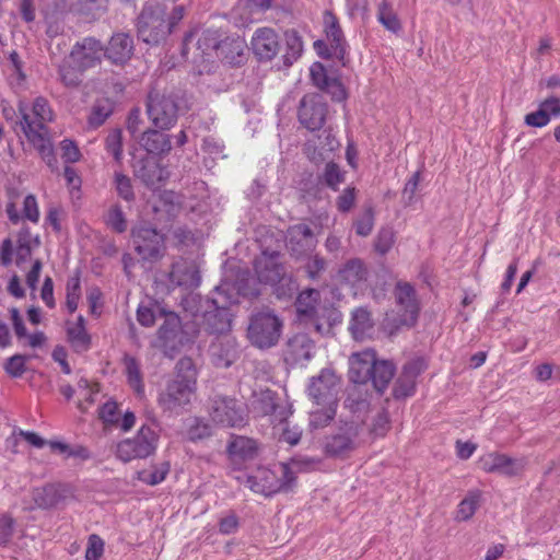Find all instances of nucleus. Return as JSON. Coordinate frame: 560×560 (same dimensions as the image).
Segmentation results:
<instances>
[{
    "label": "nucleus",
    "instance_id": "a211bd4d",
    "mask_svg": "<svg viewBox=\"0 0 560 560\" xmlns=\"http://www.w3.org/2000/svg\"><path fill=\"white\" fill-rule=\"evenodd\" d=\"M135 248L144 260H154L160 257L163 246V236L153 228L140 226L132 231Z\"/></svg>",
    "mask_w": 560,
    "mask_h": 560
},
{
    "label": "nucleus",
    "instance_id": "9b49d317",
    "mask_svg": "<svg viewBox=\"0 0 560 560\" xmlns=\"http://www.w3.org/2000/svg\"><path fill=\"white\" fill-rule=\"evenodd\" d=\"M327 114L328 105L320 94H305L299 103V122L310 131L320 130L326 122Z\"/></svg>",
    "mask_w": 560,
    "mask_h": 560
},
{
    "label": "nucleus",
    "instance_id": "0e129e2a",
    "mask_svg": "<svg viewBox=\"0 0 560 560\" xmlns=\"http://www.w3.org/2000/svg\"><path fill=\"white\" fill-rule=\"evenodd\" d=\"M355 201V188L347 187L337 198V208L340 212H349Z\"/></svg>",
    "mask_w": 560,
    "mask_h": 560
},
{
    "label": "nucleus",
    "instance_id": "f8f14e48",
    "mask_svg": "<svg viewBox=\"0 0 560 560\" xmlns=\"http://www.w3.org/2000/svg\"><path fill=\"white\" fill-rule=\"evenodd\" d=\"M395 299L398 312L396 327H412L420 313V305L417 300L415 288L408 282H397L395 287Z\"/></svg>",
    "mask_w": 560,
    "mask_h": 560
},
{
    "label": "nucleus",
    "instance_id": "052dcab7",
    "mask_svg": "<svg viewBox=\"0 0 560 560\" xmlns=\"http://www.w3.org/2000/svg\"><path fill=\"white\" fill-rule=\"evenodd\" d=\"M281 423H283V428L279 440L290 445H296L301 440L302 429L298 425H291L287 419Z\"/></svg>",
    "mask_w": 560,
    "mask_h": 560
},
{
    "label": "nucleus",
    "instance_id": "680f3d73",
    "mask_svg": "<svg viewBox=\"0 0 560 560\" xmlns=\"http://www.w3.org/2000/svg\"><path fill=\"white\" fill-rule=\"evenodd\" d=\"M104 551V541L98 535H91L85 550L86 560H98Z\"/></svg>",
    "mask_w": 560,
    "mask_h": 560
},
{
    "label": "nucleus",
    "instance_id": "37998d69",
    "mask_svg": "<svg viewBox=\"0 0 560 560\" xmlns=\"http://www.w3.org/2000/svg\"><path fill=\"white\" fill-rule=\"evenodd\" d=\"M105 149L113 155L116 162L122 160V131L121 129L112 130L105 139Z\"/></svg>",
    "mask_w": 560,
    "mask_h": 560
},
{
    "label": "nucleus",
    "instance_id": "79ce46f5",
    "mask_svg": "<svg viewBox=\"0 0 560 560\" xmlns=\"http://www.w3.org/2000/svg\"><path fill=\"white\" fill-rule=\"evenodd\" d=\"M260 411L264 416L273 417V421L278 420L282 422L285 420L287 411L282 410L278 413V405L275 401L273 395L270 390L261 394V398L259 399Z\"/></svg>",
    "mask_w": 560,
    "mask_h": 560
},
{
    "label": "nucleus",
    "instance_id": "4be33fe9",
    "mask_svg": "<svg viewBox=\"0 0 560 560\" xmlns=\"http://www.w3.org/2000/svg\"><path fill=\"white\" fill-rule=\"evenodd\" d=\"M316 242L313 230L305 223H299L288 229L287 247L296 257L313 249Z\"/></svg>",
    "mask_w": 560,
    "mask_h": 560
},
{
    "label": "nucleus",
    "instance_id": "c756f323",
    "mask_svg": "<svg viewBox=\"0 0 560 560\" xmlns=\"http://www.w3.org/2000/svg\"><path fill=\"white\" fill-rule=\"evenodd\" d=\"M65 489L58 485H46L36 488L33 492V499L40 509H49L61 502L65 495Z\"/></svg>",
    "mask_w": 560,
    "mask_h": 560
},
{
    "label": "nucleus",
    "instance_id": "de8ad7c7",
    "mask_svg": "<svg viewBox=\"0 0 560 560\" xmlns=\"http://www.w3.org/2000/svg\"><path fill=\"white\" fill-rule=\"evenodd\" d=\"M28 357L23 354H14L8 358L3 363V369L5 373L13 377H21L26 371V361Z\"/></svg>",
    "mask_w": 560,
    "mask_h": 560
},
{
    "label": "nucleus",
    "instance_id": "412c9836",
    "mask_svg": "<svg viewBox=\"0 0 560 560\" xmlns=\"http://www.w3.org/2000/svg\"><path fill=\"white\" fill-rule=\"evenodd\" d=\"M168 281L173 288H196L200 283L199 270L194 261L179 258L172 264Z\"/></svg>",
    "mask_w": 560,
    "mask_h": 560
},
{
    "label": "nucleus",
    "instance_id": "a18cd8bd",
    "mask_svg": "<svg viewBox=\"0 0 560 560\" xmlns=\"http://www.w3.org/2000/svg\"><path fill=\"white\" fill-rule=\"evenodd\" d=\"M375 223V214L372 207L364 209L363 213L355 220L354 230L357 235L365 237L371 234Z\"/></svg>",
    "mask_w": 560,
    "mask_h": 560
},
{
    "label": "nucleus",
    "instance_id": "c9c22d12",
    "mask_svg": "<svg viewBox=\"0 0 560 560\" xmlns=\"http://www.w3.org/2000/svg\"><path fill=\"white\" fill-rule=\"evenodd\" d=\"M84 72V69L79 68L75 62L71 61V57L65 59L59 66V77L66 86H78L82 81Z\"/></svg>",
    "mask_w": 560,
    "mask_h": 560
},
{
    "label": "nucleus",
    "instance_id": "aec40b11",
    "mask_svg": "<svg viewBox=\"0 0 560 560\" xmlns=\"http://www.w3.org/2000/svg\"><path fill=\"white\" fill-rule=\"evenodd\" d=\"M480 468L486 472H495L504 476H516L524 468L523 459L506 454L491 452L479 459Z\"/></svg>",
    "mask_w": 560,
    "mask_h": 560
},
{
    "label": "nucleus",
    "instance_id": "ddd939ff",
    "mask_svg": "<svg viewBox=\"0 0 560 560\" xmlns=\"http://www.w3.org/2000/svg\"><path fill=\"white\" fill-rule=\"evenodd\" d=\"M319 292L315 289H308L299 294L295 302L298 317L301 322L311 324L322 336H326L331 330L330 322H322L318 314Z\"/></svg>",
    "mask_w": 560,
    "mask_h": 560
},
{
    "label": "nucleus",
    "instance_id": "9d476101",
    "mask_svg": "<svg viewBox=\"0 0 560 560\" xmlns=\"http://www.w3.org/2000/svg\"><path fill=\"white\" fill-rule=\"evenodd\" d=\"M147 112L152 124L161 129H171L177 121L178 104L172 94L150 92L147 103Z\"/></svg>",
    "mask_w": 560,
    "mask_h": 560
},
{
    "label": "nucleus",
    "instance_id": "338daca9",
    "mask_svg": "<svg viewBox=\"0 0 560 560\" xmlns=\"http://www.w3.org/2000/svg\"><path fill=\"white\" fill-rule=\"evenodd\" d=\"M425 361L421 358H416L407 362L402 368V374L409 378L417 380V377L425 370Z\"/></svg>",
    "mask_w": 560,
    "mask_h": 560
},
{
    "label": "nucleus",
    "instance_id": "ea45409f",
    "mask_svg": "<svg viewBox=\"0 0 560 560\" xmlns=\"http://www.w3.org/2000/svg\"><path fill=\"white\" fill-rule=\"evenodd\" d=\"M215 314L206 312L205 318L211 332L221 334L230 328L229 312L228 308L219 306H215Z\"/></svg>",
    "mask_w": 560,
    "mask_h": 560
},
{
    "label": "nucleus",
    "instance_id": "dca6fc26",
    "mask_svg": "<svg viewBox=\"0 0 560 560\" xmlns=\"http://www.w3.org/2000/svg\"><path fill=\"white\" fill-rule=\"evenodd\" d=\"M104 52V47L98 39L84 37L73 45L69 57H71V61L75 62L79 68L86 71L101 63Z\"/></svg>",
    "mask_w": 560,
    "mask_h": 560
},
{
    "label": "nucleus",
    "instance_id": "4c0bfd02",
    "mask_svg": "<svg viewBox=\"0 0 560 560\" xmlns=\"http://www.w3.org/2000/svg\"><path fill=\"white\" fill-rule=\"evenodd\" d=\"M480 497V491H469L457 506L456 520L462 522L470 520L479 506Z\"/></svg>",
    "mask_w": 560,
    "mask_h": 560
},
{
    "label": "nucleus",
    "instance_id": "603ef678",
    "mask_svg": "<svg viewBox=\"0 0 560 560\" xmlns=\"http://www.w3.org/2000/svg\"><path fill=\"white\" fill-rule=\"evenodd\" d=\"M416 390V380L409 378L401 373L400 377L396 381L393 395L397 399L412 396Z\"/></svg>",
    "mask_w": 560,
    "mask_h": 560
},
{
    "label": "nucleus",
    "instance_id": "3c124183",
    "mask_svg": "<svg viewBox=\"0 0 560 560\" xmlns=\"http://www.w3.org/2000/svg\"><path fill=\"white\" fill-rule=\"evenodd\" d=\"M325 184L332 190H338V186L345 180V174L341 172L338 164L329 162L324 171Z\"/></svg>",
    "mask_w": 560,
    "mask_h": 560
},
{
    "label": "nucleus",
    "instance_id": "a19ab883",
    "mask_svg": "<svg viewBox=\"0 0 560 560\" xmlns=\"http://www.w3.org/2000/svg\"><path fill=\"white\" fill-rule=\"evenodd\" d=\"M81 296V281L80 272L77 271L74 276L70 277L66 284V305L69 313H74L78 308L79 300Z\"/></svg>",
    "mask_w": 560,
    "mask_h": 560
},
{
    "label": "nucleus",
    "instance_id": "0eeeda50",
    "mask_svg": "<svg viewBox=\"0 0 560 560\" xmlns=\"http://www.w3.org/2000/svg\"><path fill=\"white\" fill-rule=\"evenodd\" d=\"M159 440L160 435L154 429L142 424L135 436L125 439L116 445V457L124 463L148 458L155 453Z\"/></svg>",
    "mask_w": 560,
    "mask_h": 560
},
{
    "label": "nucleus",
    "instance_id": "8fccbe9b",
    "mask_svg": "<svg viewBox=\"0 0 560 560\" xmlns=\"http://www.w3.org/2000/svg\"><path fill=\"white\" fill-rule=\"evenodd\" d=\"M390 428L388 412L384 409L380 410L373 418L370 434L373 438H383Z\"/></svg>",
    "mask_w": 560,
    "mask_h": 560
},
{
    "label": "nucleus",
    "instance_id": "7c9ffc66",
    "mask_svg": "<svg viewBox=\"0 0 560 560\" xmlns=\"http://www.w3.org/2000/svg\"><path fill=\"white\" fill-rule=\"evenodd\" d=\"M141 147L151 154H162L171 150L170 136L149 129L140 138Z\"/></svg>",
    "mask_w": 560,
    "mask_h": 560
},
{
    "label": "nucleus",
    "instance_id": "58836bf2",
    "mask_svg": "<svg viewBox=\"0 0 560 560\" xmlns=\"http://www.w3.org/2000/svg\"><path fill=\"white\" fill-rule=\"evenodd\" d=\"M68 341L77 353H83L91 348V336L86 329L77 328L71 325L67 327Z\"/></svg>",
    "mask_w": 560,
    "mask_h": 560
},
{
    "label": "nucleus",
    "instance_id": "b1692460",
    "mask_svg": "<svg viewBox=\"0 0 560 560\" xmlns=\"http://www.w3.org/2000/svg\"><path fill=\"white\" fill-rule=\"evenodd\" d=\"M133 39L128 33H115L110 37L104 56L115 65L126 63L133 55Z\"/></svg>",
    "mask_w": 560,
    "mask_h": 560
},
{
    "label": "nucleus",
    "instance_id": "c03bdc74",
    "mask_svg": "<svg viewBox=\"0 0 560 560\" xmlns=\"http://www.w3.org/2000/svg\"><path fill=\"white\" fill-rule=\"evenodd\" d=\"M106 224L116 233H124L127 230V220L120 206L109 208L106 214Z\"/></svg>",
    "mask_w": 560,
    "mask_h": 560
},
{
    "label": "nucleus",
    "instance_id": "e433bc0d",
    "mask_svg": "<svg viewBox=\"0 0 560 560\" xmlns=\"http://www.w3.org/2000/svg\"><path fill=\"white\" fill-rule=\"evenodd\" d=\"M376 18L378 23L392 33L396 34L401 30V23L397 14L394 12L390 3L386 0L378 3Z\"/></svg>",
    "mask_w": 560,
    "mask_h": 560
},
{
    "label": "nucleus",
    "instance_id": "69168bd1",
    "mask_svg": "<svg viewBox=\"0 0 560 560\" xmlns=\"http://www.w3.org/2000/svg\"><path fill=\"white\" fill-rule=\"evenodd\" d=\"M112 109L108 106L95 105L89 117V125L97 128L110 116Z\"/></svg>",
    "mask_w": 560,
    "mask_h": 560
},
{
    "label": "nucleus",
    "instance_id": "c85d7f7f",
    "mask_svg": "<svg viewBox=\"0 0 560 560\" xmlns=\"http://www.w3.org/2000/svg\"><path fill=\"white\" fill-rule=\"evenodd\" d=\"M284 52L282 55L283 65L287 67L296 62L304 50L302 36L295 30H287L283 33Z\"/></svg>",
    "mask_w": 560,
    "mask_h": 560
},
{
    "label": "nucleus",
    "instance_id": "774afa93",
    "mask_svg": "<svg viewBox=\"0 0 560 560\" xmlns=\"http://www.w3.org/2000/svg\"><path fill=\"white\" fill-rule=\"evenodd\" d=\"M138 173L148 186L154 185L158 180L161 179V170L155 163L142 167Z\"/></svg>",
    "mask_w": 560,
    "mask_h": 560
},
{
    "label": "nucleus",
    "instance_id": "bf43d9fd",
    "mask_svg": "<svg viewBox=\"0 0 560 560\" xmlns=\"http://www.w3.org/2000/svg\"><path fill=\"white\" fill-rule=\"evenodd\" d=\"M310 77L312 83L319 90L327 85L328 81L331 79L327 75L326 68L320 62H314L310 67Z\"/></svg>",
    "mask_w": 560,
    "mask_h": 560
},
{
    "label": "nucleus",
    "instance_id": "f03ea898",
    "mask_svg": "<svg viewBox=\"0 0 560 560\" xmlns=\"http://www.w3.org/2000/svg\"><path fill=\"white\" fill-rule=\"evenodd\" d=\"M174 373L175 376L160 390L156 401L164 412L178 415L196 395L198 371L192 359L184 357L176 363Z\"/></svg>",
    "mask_w": 560,
    "mask_h": 560
},
{
    "label": "nucleus",
    "instance_id": "6e6552de",
    "mask_svg": "<svg viewBox=\"0 0 560 560\" xmlns=\"http://www.w3.org/2000/svg\"><path fill=\"white\" fill-rule=\"evenodd\" d=\"M361 431V425L354 421L342 423L325 438V454L336 458L349 456L360 444Z\"/></svg>",
    "mask_w": 560,
    "mask_h": 560
},
{
    "label": "nucleus",
    "instance_id": "7ed1b4c3",
    "mask_svg": "<svg viewBox=\"0 0 560 560\" xmlns=\"http://www.w3.org/2000/svg\"><path fill=\"white\" fill-rule=\"evenodd\" d=\"M281 476L268 468H258L252 475L244 476V480L237 477L238 480L245 483L252 491L271 497L279 492H288L295 486L296 476L288 464H281Z\"/></svg>",
    "mask_w": 560,
    "mask_h": 560
},
{
    "label": "nucleus",
    "instance_id": "6ab92c4d",
    "mask_svg": "<svg viewBox=\"0 0 560 560\" xmlns=\"http://www.w3.org/2000/svg\"><path fill=\"white\" fill-rule=\"evenodd\" d=\"M278 252L262 254L255 259L254 270L259 282L275 285L284 279V266L279 261Z\"/></svg>",
    "mask_w": 560,
    "mask_h": 560
},
{
    "label": "nucleus",
    "instance_id": "5fc2aeb1",
    "mask_svg": "<svg viewBox=\"0 0 560 560\" xmlns=\"http://www.w3.org/2000/svg\"><path fill=\"white\" fill-rule=\"evenodd\" d=\"M61 159L66 163H77L82 154L74 141L65 139L60 142Z\"/></svg>",
    "mask_w": 560,
    "mask_h": 560
},
{
    "label": "nucleus",
    "instance_id": "4d7b16f0",
    "mask_svg": "<svg viewBox=\"0 0 560 560\" xmlns=\"http://www.w3.org/2000/svg\"><path fill=\"white\" fill-rule=\"evenodd\" d=\"M201 149L203 152L209 154L212 160L215 159H224L226 155L224 154V144L222 141L213 138L207 137L203 139Z\"/></svg>",
    "mask_w": 560,
    "mask_h": 560
},
{
    "label": "nucleus",
    "instance_id": "1a4fd4ad",
    "mask_svg": "<svg viewBox=\"0 0 560 560\" xmlns=\"http://www.w3.org/2000/svg\"><path fill=\"white\" fill-rule=\"evenodd\" d=\"M323 24L329 45L318 39L314 43L315 50L322 58L330 59L335 57L342 60L347 54V42L338 18L331 11L326 10L323 14Z\"/></svg>",
    "mask_w": 560,
    "mask_h": 560
},
{
    "label": "nucleus",
    "instance_id": "f704fd0d",
    "mask_svg": "<svg viewBox=\"0 0 560 560\" xmlns=\"http://www.w3.org/2000/svg\"><path fill=\"white\" fill-rule=\"evenodd\" d=\"M125 372L129 386L133 389L138 397L144 396V383L141 373L140 363L131 355L124 358Z\"/></svg>",
    "mask_w": 560,
    "mask_h": 560
},
{
    "label": "nucleus",
    "instance_id": "13d9d810",
    "mask_svg": "<svg viewBox=\"0 0 560 560\" xmlns=\"http://www.w3.org/2000/svg\"><path fill=\"white\" fill-rule=\"evenodd\" d=\"M335 409L329 407L325 410H315L310 415V425L314 429L327 425L335 417Z\"/></svg>",
    "mask_w": 560,
    "mask_h": 560
},
{
    "label": "nucleus",
    "instance_id": "a878e982",
    "mask_svg": "<svg viewBox=\"0 0 560 560\" xmlns=\"http://www.w3.org/2000/svg\"><path fill=\"white\" fill-rule=\"evenodd\" d=\"M339 280L351 288H360L368 279V269L359 258L348 260L338 272Z\"/></svg>",
    "mask_w": 560,
    "mask_h": 560
},
{
    "label": "nucleus",
    "instance_id": "bb28decb",
    "mask_svg": "<svg viewBox=\"0 0 560 560\" xmlns=\"http://www.w3.org/2000/svg\"><path fill=\"white\" fill-rule=\"evenodd\" d=\"M272 0H240L232 14L244 26L254 22V12H265L271 8Z\"/></svg>",
    "mask_w": 560,
    "mask_h": 560
},
{
    "label": "nucleus",
    "instance_id": "f3484780",
    "mask_svg": "<svg viewBox=\"0 0 560 560\" xmlns=\"http://www.w3.org/2000/svg\"><path fill=\"white\" fill-rule=\"evenodd\" d=\"M340 378L330 369H323L308 385V395L317 405L330 404L337 394Z\"/></svg>",
    "mask_w": 560,
    "mask_h": 560
},
{
    "label": "nucleus",
    "instance_id": "2f4dec72",
    "mask_svg": "<svg viewBox=\"0 0 560 560\" xmlns=\"http://www.w3.org/2000/svg\"><path fill=\"white\" fill-rule=\"evenodd\" d=\"M228 452L232 457L243 460L253 459L257 455L258 445L254 439L235 435L228 445Z\"/></svg>",
    "mask_w": 560,
    "mask_h": 560
},
{
    "label": "nucleus",
    "instance_id": "864d4df0",
    "mask_svg": "<svg viewBox=\"0 0 560 560\" xmlns=\"http://www.w3.org/2000/svg\"><path fill=\"white\" fill-rule=\"evenodd\" d=\"M22 217L34 224L39 222L40 212L35 195L28 194L25 196L23 200Z\"/></svg>",
    "mask_w": 560,
    "mask_h": 560
},
{
    "label": "nucleus",
    "instance_id": "6e6d98bb",
    "mask_svg": "<svg viewBox=\"0 0 560 560\" xmlns=\"http://www.w3.org/2000/svg\"><path fill=\"white\" fill-rule=\"evenodd\" d=\"M115 184L116 190L118 195L125 199L126 201H131L135 198L131 180L128 176L116 173L115 174Z\"/></svg>",
    "mask_w": 560,
    "mask_h": 560
},
{
    "label": "nucleus",
    "instance_id": "72a5a7b5",
    "mask_svg": "<svg viewBox=\"0 0 560 560\" xmlns=\"http://www.w3.org/2000/svg\"><path fill=\"white\" fill-rule=\"evenodd\" d=\"M395 375V365L390 361L375 360L373 366V375L370 378L373 387L380 394L384 393V390L389 385L390 381Z\"/></svg>",
    "mask_w": 560,
    "mask_h": 560
},
{
    "label": "nucleus",
    "instance_id": "2eb2a0df",
    "mask_svg": "<svg viewBox=\"0 0 560 560\" xmlns=\"http://www.w3.org/2000/svg\"><path fill=\"white\" fill-rule=\"evenodd\" d=\"M250 48L258 60L270 61L280 52V37L272 27H258L252 35Z\"/></svg>",
    "mask_w": 560,
    "mask_h": 560
},
{
    "label": "nucleus",
    "instance_id": "423d86ee",
    "mask_svg": "<svg viewBox=\"0 0 560 560\" xmlns=\"http://www.w3.org/2000/svg\"><path fill=\"white\" fill-rule=\"evenodd\" d=\"M137 31L147 44L158 45L164 40L171 34L165 5L158 1L147 3L138 16Z\"/></svg>",
    "mask_w": 560,
    "mask_h": 560
},
{
    "label": "nucleus",
    "instance_id": "4468645a",
    "mask_svg": "<svg viewBox=\"0 0 560 560\" xmlns=\"http://www.w3.org/2000/svg\"><path fill=\"white\" fill-rule=\"evenodd\" d=\"M210 417L213 422L223 427H240L245 423L242 405L232 398L217 397L210 406Z\"/></svg>",
    "mask_w": 560,
    "mask_h": 560
},
{
    "label": "nucleus",
    "instance_id": "09e8293b",
    "mask_svg": "<svg viewBox=\"0 0 560 560\" xmlns=\"http://www.w3.org/2000/svg\"><path fill=\"white\" fill-rule=\"evenodd\" d=\"M395 243V233L392 228H382L375 238L374 248L380 255L387 254Z\"/></svg>",
    "mask_w": 560,
    "mask_h": 560
},
{
    "label": "nucleus",
    "instance_id": "49530a36",
    "mask_svg": "<svg viewBox=\"0 0 560 560\" xmlns=\"http://www.w3.org/2000/svg\"><path fill=\"white\" fill-rule=\"evenodd\" d=\"M170 463H161L159 466L154 467L151 472L141 471L139 474V480L149 486H156L165 480L170 472Z\"/></svg>",
    "mask_w": 560,
    "mask_h": 560
},
{
    "label": "nucleus",
    "instance_id": "cd10ccee",
    "mask_svg": "<svg viewBox=\"0 0 560 560\" xmlns=\"http://www.w3.org/2000/svg\"><path fill=\"white\" fill-rule=\"evenodd\" d=\"M108 8V0H77L71 10L86 22H92L104 15Z\"/></svg>",
    "mask_w": 560,
    "mask_h": 560
},
{
    "label": "nucleus",
    "instance_id": "f257e3e1",
    "mask_svg": "<svg viewBox=\"0 0 560 560\" xmlns=\"http://www.w3.org/2000/svg\"><path fill=\"white\" fill-rule=\"evenodd\" d=\"M18 107L21 116L18 121L20 130L39 153L47 166L51 171H56L58 161L46 126L47 122L54 119L48 101L45 97L38 96L34 100L32 108H30L25 101L20 100Z\"/></svg>",
    "mask_w": 560,
    "mask_h": 560
},
{
    "label": "nucleus",
    "instance_id": "e2e57ef3",
    "mask_svg": "<svg viewBox=\"0 0 560 560\" xmlns=\"http://www.w3.org/2000/svg\"><path fill=\"white\" fill-rule=\"evenodd\" d=\"M322 91L328 93L332 101L342 102L347 98V92L339 79L331 78Z\"/></svg>",
    "mask_w": 560,
    "mask_h": 560
},
{
    "label": "nucleus",
    "instance_id": "39448f33",
    "mask_svg": "<svg viewBox=\"0 0 560 560\" xmlns=\"http://www.w3.org/2000/svg\"><path fill=\"white\" fill-rule=\"evenodd\" d=\"M282 320L269 308L253 313L249 318L247 337L259 349L276 346L282 332Z\"/></svg>",
    "mask_w": 560,
    "mask_h": 560
},
{
    "label": "nucleus",
    "instance_id": "20e7f679",
    "mask_svg": "<svg viewBox=\"0 0 560 560\" xmlns=\"http://www.w3.org/2000/svg\"><path fill=\"white\" fill-rule=\"evenodd\" d=\"M159 316H162L164 320L158 329L153 346L160 349L165 357L172 359L183 347L191 343L195 336L185 329L176 313L161 308Z\"/></svg>",
    "mask_w": 560,
    "mask_h": 560
},
{
    "label": "nucleus",
    "instance_id": "5701e85b",
    "mask_svg": "<svg viewBox=\"0 0 560 560\" xmlns=\"http://www.w3.org/2000/svg\"><path fill=\"white\" fill-rule=\"evenodd\" d=\"M375 360L376 354L372 349L352 354L349 359V380L355 384L370 382Z\"/></svg>",
    "mask_w": 560,
    "mask_h": 560
},
{
    "label": "nucleus",
    "instance_id": "393cba45",
    "mask_svg": "<svg viewBox=\"0 0 560 560\" xmlns=\"http://www.w3.org/2000/svg\"><path fill=\"white\" fill-rule=\"evenodd\" d=\"M314 341L306 334H295L292 336L285 348V360L294 364L310 361L314 355Z\"/></svg>",
    "mask_w": 560,
    "mask_h": 560
},
{
    "label": "nucleus",
    "instance_id": "473e14b6",
    "mask_svg": "<svg viewBox=\"0 0 560 560\" xmlns=\"http://www.w3.org/2000/svg\"><path fill=\"white\" fill-rule=\"evenodd\" d=\"M373 328L371 313L365 307H358L351 314L349 330L355 340L363 339Z\"/></svg>",
    "mask_w": 560,
    "mask_h": 560
}]
</instances>
